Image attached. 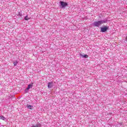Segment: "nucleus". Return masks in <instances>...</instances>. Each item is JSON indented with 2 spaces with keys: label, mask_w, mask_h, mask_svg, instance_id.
Segmentation results:
<instances>
[{
  "label": "nucleus",
  "mask_w": 127,
  "mask_h": 127,
  "mask_svg": "<svg viewBox=\"0 0 127 127\" xmlns=\"http://www.w3.org/2000/svg\"><path fill=\"white\" fill-rule=\"evenodd\" d=\"M108 22V19H105L103 20L95 21L93 23V26H96L97 27H99L100 26L102 25L103 23H106Z\"/></svg>",
  "instance_id": "f257e3e1"
},
{
  "label": "nucleus",
  "mask_w": 127,
  "mask_h": 127,
  "mask_svg": "<svg viewBox=\"0 0 127 127\" xmlns=\"http://www.w3.org/2000/svg\"><path fill=\"white\" fill-rule=\"evenodd\" d=\"M48 87L49 89H51L53 87V82L51 81L48 83Z\"/></svg>",
  "instance_id": "20e7f679"
},
{
  "label": "nucleus",
  "mask_w": 127,
  "mask_h": 127,
  "mask_svg": "<svg viewBox=\"0 0 127 127\" xmlns=\"http://www.w3.org/2000/svg\"><path fill=\"white\" fill-rule=\"evenodd\" d=\"M24 19H25V20H28V19H29L28 16V15L26 16L24 18Z\"/></svg>",
  "instance_id": "f8f14e48"
},
{
  "label": "nucleus",
  "mask_w": 127,
  "mask_h": 127,
  "mask_svg": "<svg viewBox=\"0 0 127 127\" xmlns=\"http://www.w3.org/2000/svg\"><path fill=\"white\" fill-rule=\"evenodd\" d=\"M79 56L83 57V58H88V57H89V56H88V55H82V54H80Z\"/></svg>",
  "instance_id": "39448f33"
},
{
  "label": "nucleus",
  "mask_w": 127,
  "mask_h": 127,
  "mask_svg": "<svg viewBox=\"0 0 127 127\" xmlns=\"http://www.w3.org/2000/svg\"><path fill=\"white\" fill-rule=\"evenodd\" d=\"M27 108H28L29 110H32V108H33V106L30 105L29 104H27Z\"/></svg>",
  "instance_id": "423d86ee"
},
{
  "label": "nucleus",
  "mask_w": 127,
  "mask_h": 127,
  "mask_svg": "<svg viewBox=\"0 0 127 127\" xmlns=\"http://www.w3.org/2000/svg\"><path fill=\"white\" fill-rule=\"evenodd\" d=\"M33 87V83H31V84L28 85V87L27 88H28V89H31V88H32Z\"/></svg>",
  "instance_id": "0eeeda50"
},
{
  "label": "nucleus",
  "mask_w": 127,
  "mask_h": 127,
  "mask_svg": "<svg viewBox=\"0 0 127 127\" xmlns=\"http://www.w3.org/2000/svg\"><path fill=\"white\" fill-rule=\"evenodd\" d=\"M0 119L1 120H3V121H5V118L4 117H3V116L0 117Z\"/></svg>",
  "instance_id": "9b49d317"
},
{
  "label": "nucleus",
  "mask_w": 127,
  "mask_h": 127,
  "mask_svg": "<svg viewBox=\"0 0 127 127\" xmlns=\"http://www.w3.org/2000/svg\"><path fill=\"white\" fill-rule=\"evenodd\" d=\"M17 63H18V62H17V61H15L13 62L14 66H16V65H17Z\"/></svg>",
  "instance_id": "1a4fd4ad"
},
{
  "label": "nucleus",
  "mask_w": 127,
  "mask_h": 127,
  "mask_svg": "<svg viewBox=\"0 0 127 127\" xmlns=\"http://www.w3.org/2000/svg\"><path fill=\"white\" fill-rule=\"evenodd\" d=\"M60 7H62V8H65L66 6H68V3L65 1H61L60 2Z\"/></svg>",
  "instance_id": "f03ea898"
},
{
  "label": "nucleus",
  "mask_w": 127,
  "mask_h": 127,
  "mask_svg": "<svg viewBox=\"0 0 127 127\" xmlns=\"http://www.w3.org/2000/svg\"><path fill=\"white\" fill-rule=\"evenodd\" d=\"M17 15H18L19 16L21 17V16H22V13L21 12H18Z\"/></svg>",
  "instance_id": "9d476101"
},
{
  "label": "nucleus",
  "mask_w": 127,
  "mask_h": 127,
  "mask_svg": "<svg viewBox=\"0 0 127 127\" xmlns=\"http://www.w3.org/2000/svg\"><path fill=\"white\" fill-rule=\"evenodd\" d=\"M31 127H41V124H40V123H38L36 125V126H33Z\"/></svg>",
  "instance_id": "6e6552de"
},
{
  "label": "nucleus",
  "mask_w": 127,
  "mask_h": 127,
  "mask_svg": "<svg viewBox=\"0 0 127 127\" xmlns=\"http://www.w3.org/2000/svg\"><path fill=\"white\" fill-rule=\"evenodd\" d=\"M107 30H109V27L105 26L104 27H102L101 28V32H106Z\"/></svg>",
  "instance_id": "7ed1b4c3"
},
{
  "label": "nucleus",
  "mask_w": 127,
  "mask_h": 127,
  "mask_svg": "<svg viewBox=\"0 0 127 127\" xmlns=\"http://www.w3.org/2000/svg\"><path fill=\"white\" fill-rule=\"evenodd\" d=\"M29 91V88H28L27 87L25 90V93H27Z\"/></svg>",
  "instance_id": "ddd939ff"
}]
</instances>
